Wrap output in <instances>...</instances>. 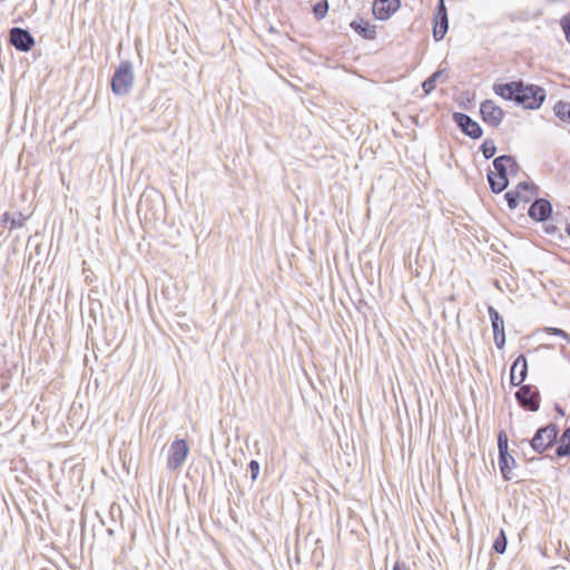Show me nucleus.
<instances>
[{
    "label": "nucleus",
    "instance_id": "nucleus-1",
    "mask_svg": "<svg viewBox=\"0 0 570 570\" xmlns=\"http://www.w3.org/2000/svg\"><path fill=\"white\" fill-rule=\"evenodd\" d=\"M493 91L502 99L513 101L517 106L529 110H538L547 98V91L543 87L527 83L522 79L494 83Z\"/></svg>",
    "mask_w": 570,
    "mask_h": 570
},
{
    "label": "nucleus",
    "instance_id": "nucleus-2",
    "mask_svg": "<svg viewBox=\"0 0 570 570\" xmlns=\"http://www.w3.org/2000/svg\"><path fill=\"white\" fill-rule=\"evenodd\" d=\"M135 73L129 60L121 61L111 78V90L116 96H127L134 86Z\"/></svg>",
    "mask_w": 570,
    "mask_h": 570
},
{
    "label": "nucleus",
    "instance_id": "nucleus-3",
    "mask_svg": "<svg viewBox=\"0 0 570 570\" xmlns=\"http://www.w3.org/2000/svg\"><path fill=\"white\" fill-rule=\"evenodd\" d=\"M559 429L557 424L549 423L546 426L539 428L533 438L528 441L532 450L539 454L543 453L551 446H553L558 441Z\"/></svg>",
    "mask_w": 570,
    "mask_h": 570
},
{
    "label": "nucleus",
    "instance_id": "nucleus-4",
    "mask_svg": "<svg viewBox=\"0 0 570 570\" xmlns=\"http://www.w3.org/2000/svg\"><path fill=\"white\" fill-rule=\"evenodd\" d=\"M514 396L518 404L525 411L537 412L540 409V391L532 384L521 385Z\"/></svg>",
    "mask_w": 570,
    "mask_h": 570
},
{
    "label": "nucleus",
    "instance_id": "nucleus-5",
    "mask_svg": "<svg viewBox=\"0 0 570 570\" xmlns=\"http://www.w3.org/2000/svg\"><path fill=\"white\" fill-rule=\"evenodd\" d=\"M189 453V446L184 439H176L168 450L167 468L170 471L178 470Z\"/></svg>",
    "mask_w": 570,
    "mask_h": 570
},
{
    "label": "nucleus",
    "instance_id": "nucleus-6",
    "mask_svg": "<svg viewBox=\"0 0 570 570\" xmlns=\"http://www.w3.org/2000/svg\"><path fill=\"white\" fill-rule=\"evenodd\" d=\"M480 116L485 124L498 128L502 124L505 112L501 107L495 105L493 100L485 99L480 105Z\"/></svg>",
    "mask_w": 570,
    "mask_h": 570
},
{
    "label": "nucleus",
    "instance_id": "nucleus-7",
    "mask_svg": "<svg viewBox=\"0 0 570 570\" xmlns=\"http://www.w3.org/2000/svg\"><path fill=\"white\" fill-rule=\"evenodd\" d=\"M452 119L458 128L471 139H479L483 135V129L474 119L464 112L455 111L452 114Z\"/></svg>",
    "mask_w": 570,
    "mask_h": 570
},
{
    "label": "nucleus",
    "instance_id": "nucleus-8",
    "mask_svg": "<svg viewBox=\"0 0 570 570\" xmlns=\"http://www.w3.org/2000/svg\"><path fill=\"white\" fill-rule=\"evenodd\" d=\"M9 41L20 52H29L35 46V38L28 29L12 27L9 30Z\"/></svg>",
    "mask_w": 570,
    "mask_h": 570
},
{
    "label": "nucleus",
    "instance_id": "nucleus-9",
    "mask_svg": "<svg viewBox=\"0 0 570 570\" xmlns=\"http://www.w3.org/2000/svg\"><path fill=\"white\" fill-rule=\"evenodd\" d=\"M522 190H532V195H537L539 187L532 183L521 181L517 185L514 190L507 191L504 198L510 209H515L520 200L524 203L530 202V196L523 195Z\"/></svg>",
    "mask_w": 570,
    "mask_h": 570
},
{
    "label": "nucleus",
    "instance_id": "nucleus-10",
    "mask_svg": "<svg viewBox=\"0 0 570 570\" xmlns=\"http://www.w3.org/2000/svg\"><path fill=\"white\" fill-rule=\"evenodd\" d=\"M449 30L448 10L444 0H439L433 18V38L441 41Z\"/></svg>",
    "mask_w": 570,
    "mask_h": 570
},
{
    "label": "nucleus",
    "instance_id": "nucleus-11",
    "mask_svg": "<svg viewBox=\"0 0 570 570\" xmlns=\"http://www.w3.org/2000/svg\"><path fill=\"white\" fill-rule=\"evenodd\" d=\"M488 313L493 331L494 344L499 350H502L505 345L504 321L500 313L491 305L488 307Z\"/></svg>",
    "mask_w": 570,
    "mask_h": 570
},
{
    "label": "nucleus",
    "instance_id": "nucleus-12",
    "mask_svg": "<svg viewBox=\"0 0 570 570\" xmlns=\"http://www.w3.org/2000/svg\"><path fill=\"white\" fill-rule=\"evenodd\" d=\"M528 215L535 222H547L552 215V205L546 198H537L530 205Z\"/></svg>",
    "mask_w": 570,
    "mask_h": 570
},
{
    "label": "nucleus",
    "instance_id": "nucleus-13",
    "mask_svg": "<svg viewBox=\"0 0 570 570\" xmlns=\"http://www.w3.org/2000/svg\"><path fill=\"white\" fill-rule=\"evenodd\" d=\"M492 165L495 175L503 177H508L509 173L515 175L520 169L515 158L511 155H501L494 158Z\"/></svg>",
    "mask_w": 570,
    "mask_h": 570
},
{
    "label": "nucleus",
    "instance_id": "nucleus-14",
    "mask_svg": "<svg viewBox=\"0 0 570 570\" xmlns=\"http://www.w3.org/2000/svg\"><path fill=\"white\" fill-rule=\"evenodd\" d=\"M528 376V362L524 354H520L513 362L510 370V384L521 386Z\"/></svg>",
    "mask_w": 570,
    "mask_h": 570
},
{
    "label": "nucleus",
    "instance_id": "nucleus-15",
    "mask_svg": "<svg viewBox=\"0 0 570 570\" xmlns=\"http://www.w3.org/2000/svg\"><path fill=\"white\" fill-rule=\"evenodd\" d=\"M401 6V0H375L373 14L376 19L387 20Z\"/></svg>",
    "mask_w": 570,
    "mask_h": 570
},
{
    "label": "nucleus",
    "instance_id": "nucleus-16",
    "mask_svg": "<svg viewBox=\"0 0 570 570\" xmlns=\"http://www.w3.org/2000/svg\"><path fill=\"white\" fill-rule=\"evenodd\" d=\"M498 464L502 478L505 481H510L513 479L512 469L517 466L515 459L508 452L499 453Z\"/></svg>",
    "mask_w": 570,
    "mask_h": 570
},
{
    "label": "nucleus",
    "instance_id": "nucleus-17",
    "mask_svg": "<svg viewBox=\"0 0 570 570\" xmlns=\"http://www.w3.org/2000/svg\"><path fill=\"white\" fill-rule=\"evenodd\" d=\"M351 28L366 40H374L376 37L375 26L371 24L367 20L357 19L351 22Z\"/></svg>",
    "mask_w": 570,
    "mask_h": 570
},
{
    "label": "nucleus",
    "instance_id": "nucleus-18",
    "mask_svg": "<svg viewBox=\"0 0 570 570\" xmlns=\"http://www.w3.org/2000/svg\"><path fill=\"white\" fill-rule=\"evenodd\" d=\"M490 189L494 194H500L509 186L508 177L497 176L494 171L489 170L487 174Z\"/></svg>",
    "mask_w": 570,
    "mask_h": 570
},
{
    "label": "nucleus",
    "instance_id": "nucleus-19",
    "mask_svg": "<svg viewBox=\"0 0 570 570\" xmlns=\"http://www.w3.org/2000/svg\"><path fill=\"white\" fill-rule=\"evenodd\" d=\"M554 454L557 458L570 456V426L563 430Z\"/></svg>",
    "mask_w": 570,
    "mask_h": 570
},
{
    "label": "nucleus",
    "instance_id": "nucleus-20",
    "mask_svg": "<svg viewBox=\"0 0 570 570\" xmlns=\"http://www.w3.org/2000/svg\"><path fill=\"white\" fill-rule=\"evenodd\" d=\"M446 72L445 68L434 71L422 82V89L425 95H430L436 87V81Z\"/></svg>",
    "mask_w": 570,
    "mask_h": 570
},
{
    "label": "nucleus",
    "instance_id": "nucleus-21",
    "mask_svg": "<svg viewBox=\"0 0 570 570\" xmlns=\"http://www.w3.org/2000/svg\"><path fill=\"white\" fill-rule=\"evenodd\" d=\"M553 112L561 121L570 122V101L559 100L553 107Z\"/></svg>",
    "mask_w": 570,
    "mask_h": 570
},
{
    "label": "nucleus",
    "instance_id": "nucleus-22",
    "mask_svg": "<svg viewBox=\"0 0 570 570\" xmlns=\"http://www.w3.org/2000/svg\"><path fill=\"white\" fill-rule=\"evenodd\" d=\"M508 546V538L503 529L500 530L498 537L494 539L492 549L499 553L503 554L507 550Z\"/></svg>",
    "mask_w": 570,
    "mask_h": 570
},
{
    "label": "nucleus",
    "instance_id": "nucleus-23",
    "mask_svg": "<svg viewBox=\"0 0 570 570\" xmlns=\"http://www.w3.org/2000/svg\"><path fill=\"white\" fill-rule=\"evenodd\" d=\"M480 151L482 153L485 159L492 158L497 153V146L493 139H485L481 146Z\"/></svg>",
    "mask_w": 570,
    "mask_h": 570
},
{
    "label": "nucleus",
    "instance_id": "nucleus-24",
    "mask_svg": "<svg viewBox=\"0 0 570 570\" xmlns=\"http://www.w3.org/2000/svg\"><path fill=\"white\" fill-rule=\"evenodd\" d=\"M328 1L327 0H320L313 6V13L317 20H322L326 17L328 11Z\"/></svg>",
    "mask_w": 570,
    "mask_h": 570
},
{
    "label": "nucleus",
    "instance_id": "nucleus-25",
    "mask_svg": "<svg viewBox=\"0 0 570 570\" xmlns=\"http://www.w3.org/2000/svg\"><path fill=\"white\" fill-rule=\"evenodd\" d=\"M498 450L499 453L509 451V438L507 432L503 430L498 433Z\"/></svg>",
    "mask_w": 570,
    "mask_h": 570
},
{
    "label": "nucleus",
    "instance_id": "nucleus-26",
    "mask_svg": "<svg viewBox=\"0 0 570 570\" xmlns=\"http://www.w3.org/2000/svg\"><path fill=\"white\" fill-rule=\"evenodd\" d=\"M560 27L567 42L570 43V11L560 19Z\"/></svg>",
    "mask_w": 570,
    "mask_h": 570
},
{
    "label": "nucleus",
    "instance_id": "nucleus-27",
    "mask_svg": "<svg viewBox=\"0 0 570 570\" xmlns=\"http://www.w3.org/2000/svg\"><path fill=\"white\" fill-rule=\"evenodd\" d=\"M547 332H548L549 334H552V335H556V336H560V337H562V338H563L568 344L570 343V335H569L566 331H563V330H561V328H558V327H548V328H547Z\"/></svg>",
    "mask_w": 570,
    "mask_h": 570
},
{
    "label": "nucleus",
    "instance_id": "nucleus-28",
    "mask_svg": "<svg viewBox=\"0 0 570 570\" xmlns=\"http://www.w3.org/2000/svg\"><path fill=\"white\" fill-rule=\"evenodd\" d=\"M2 223L10 224V229L18 228L22 225V223L20 220H17L16 218H11L9 213H4L2 215Z\"/></svg>",
    "mask_w": 570,
    "mask_h": 570
},
{
    "label": "nucleus",
    "instance_id": "nucleus-29",
    "mask_svg": "<svg viewBox=\"0 0 570 570\" xmlns=\"http://www.w3.org/2000/svg\"><path fill=\"white\" fill-rule=\"evenodd\" d=\"M248 469L250 471V478L253 481H255L257 478H258V474H259V470H261V465L258 463V461L256 460H252L249 463H248Z\"/></svg>",
    "mask_w": 570,
    "mask_h": 570
},
{
    "label": "nucleus",
    "instance_id": "nucleus-30",
    "mask_svg": "<svg viewBox=\"0 0 570 570\" xmlns=\"http://www.w3.org/2000/svg\"><path fill=\"white\" fill-rule=\"evenodd\" d=\"M393 570H409L404 562L396 561Z\"/></svg>",
    "mask_w": 570,
    "mask_h": 570
},
{
    "label": "nucleus",
    "instance_id": "nucleus-31",
    "mask_svg": "<svg viewBox=\"0 0 570 570\" xmlns=\"http://www.w3.org/2000/svg\"><path fill=\"white\" fill-rule=\"evenodd\" d=\"M554 411H556L560 416H564V415H566V411H564V409H563L559 403H556V404H554Z\"/></svg>",
    "mask_w": 570,
    "mask_h": 570
},
{
    "label": "nucleus",
    "instance_id": "nucleus-32",
    "mask_svg": "<svg viewBox=\"0 0 570 570\" xmlns=\"http://www.w3.org/2000/svg\"><path fill=\"white\" fill-rule=\"evenodd\" d=\"M566 233L568 234V236L570 237V223L567 224L566 226Z\"/></svg>",
    "mask_w": 570,
    "mask_h": 570
}]
</instances>
